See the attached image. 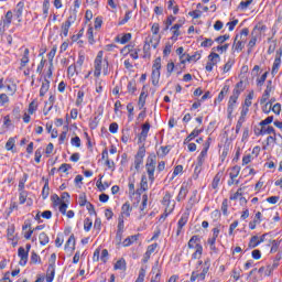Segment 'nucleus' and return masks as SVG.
<instances>
[{
    "label": "nucleus",
    "instance_id": "obj_1",
    "mask_svg": "<svg viewBox=\"0 0 282 282\" xmlns=\"http://www.w3.org/2000/svg\"><path fill=\"white\" fill-rule=\"evenodd\" d=\"M102 55H104V52L99 51L95 58L94 76H96V78H98L100 76V74L102 72V67H104V75L107 76L109 74V61H107V58H105L102 62Z\"/></svg>",
    "mask_w": 282,
    "mask_h": 282
},
{
    "label": "nucleus",
    "instance_id": "obj_2",
    "mask_svg": "<svg viewBox=\"0 0 282 282\" xmlns=\"http://www.w3.org/2000/svg\"><path fill=\"white\" fill-rule=\"evenodd\" d=\"M187 247L191 250H195V252L192 254V259H202L204 247L202 246V238H199V236H193L189 239Z\"/></svg>",
    "mask_w": 282,
    "mask_h": 282
},
{
    "label": "nucleus",
    "instance_id": "obj_3",
    "mask_svg": "<svg viewBox=\"0 0 282 282\" xmlns=\"http://www.w3.org/2000/svg\"><path fill=\"white\" fill-rule=\"evenodd\" d=\"M158 164V156L155 154H150L147 159L145 171L150 182H155V166Z\"/></svg>",
    "mask_w": 282,
    "mask_h": 282
},
{
    "label": "nucleus",
    "instance_id": "obj_4",
    "mask_svg": "<svg viewBox=\"0 0 282 282\" xmlns=\"http://www.w3.org/2000/svg\"><path fill=\"white\" fill-rule=\"evenodd\" d=\"M239 96H241V90L237 88L234 89L232 95L230 96L228 101V107H227L228 116H232V111H235V107L237 105V100H239Z\"/></svg>",
    "mask_w": 282,
    "mask_h": 282
},
{
    "label": "nucleus",
    "instance_id": "obj_5",
    "mask_svg": "<svg viewBox=\"0 0 282 282\" xmlns=\"http://www.w3.org/2000/svg\"><path fill=\"white\" fill-rule=\"evenodd\" d=\"M144 155H147V148L144 145L140 147L134 156V169L140 171V165L144 163Z\"/></svg>",
    "mask_w": 282,
    "mask_h": 282
},
{
    "label": "nucleus",
    "instance_id": "obj_6",
    "mask_svg": "<svg viewBox=\"0 0 282 282\" xmlns=\"http://www.w3.org/2000/svg\"><path fill=\"white\" fill-rule=\"evenodd\" d=\"M221 61V57L219 56V54L213 52L208 55V62L205 66L206 72H213V68L215 67V65H217V63H219Z\"/></svg>",
    "mask_w": 282,
    "mask_h": 282
},
{
    "label": "nucleus",
    "instance_id": "obj_7",
    "mask_svg": "<svg viewBox=\"0 0 282 282\" xmlns=\"http://www.w3.org/2000/svg\"><path fill=\"white\" fill-rule=\"evenodd\" d=\"M248 111H250V109L243 106L240 112V117L236 124V133H239L241 131V127H243V122H246V117L248 116Z\"/></svg>",
    "mask_w": 282,
    "mask_h": 282
},
{
    "label": "nucleus",
    "instance_id": "obj_8",
    "mask_svg": "<svg viewBox=\"0 0 282 282\" xmlns=\"http://www.w3.org/2000/svg\"><path fill=\"white\" fill-rule=\"evenodd\" d=\"M160 35H153L152 37L147 39L143 51L147 52L150 47H153L154 50L158 48V45H160Z\"/></svg>",
    "mask_w": 282,
    "mask_h": 282
},
{
    "label": "nucleus",
    "instance_id": "obj_9",
    "mask_svg": "<svg viewBox=\"0 0 282 282\" xmlns=\"http://www.w3.org/2000/svg\"><path fill=\"white\" fill-rule=\"evenodd\" d=\"M126 52H128V54H130L131 58H133V61H138L139 55L141 50L140 47H135V44H128L127 46H124L123 48Z\"/></svg>",
    "mask_w": 282,
    "mask_h": 282
},
{
    "label": "nucleus",
    "instance_id": "obj_10",
    "mask_svg": "<svg viewBox=\"0 0 282 282\" xmlns=\"http://www.w3.org/2000/svg\"><path fill=\"white\" fill-rule=\"evenodd\" d=\"M150 129H151V123L145 122V123L142 124V131L138 137V141L140 143L147 142V137L149 135Z\"/></svg>",
    "mask_w": 282,
    "mask_h": 282
},
{
    "label": "nucleus",
    "instance_id": "obj_11",
    "mask_svg": "<svg viewBox=\"0 0 282 282\" xmlns=\"http://www.w3.org/2000/svg\"><path fill=\"white\" fill-rule=\"evenodd\" d=\"M188 213H184L178 223H177V231H176V235L177 237H180L181 232H182V228H184L186 226V224H188Z\"/></svg>",
    "mask_w": 282,
    "mask_h": 282
},
{
    "label": "nucleus",
    "instance_id": "obj_12",
    "mask_svg": "<svg viewBox=\"0 0 282 282\" xmlns=\"http://www.w3.org/2000/svg\"><path fill=\"white\" fill-rule=\"evenodd\" d=\"M243 47H246V40H241L239 35H236L232 44V50H235V52H241Z\"/></svg>",
    "mask_w": 282,
    "mask_h": 282
},
{
    "label": "nucleus",
    "instance_id": "obj_13",
    "mask_svg": "<svg viewBox=\"0 0 282 282\" xmlns=\"http://www.w3.org/2000/svg\"><path fill=\"white\" fill-rule=\"evenodd\" d=\"M18 256L20 257V265L24 267L28 264V257H29V253L28 251H25V248L23 247H20L18 249Z\"/></svg>",
    "mask_w": 282,
    "mask_h": 282
},
{
    "label": "nucleus",
    "instance_id": "obj_14",
    "mask_svg": "<svg viewBox=\"0 0 282 282\" xmlns=\"http://www.w3.org/2000/svg\"><path fill=\"white\" fill-rule=\"evenodd\" d=\"M131 210H133V207H131V204L129 202H127L121 207V215L120 216L131 217Z\"/></svg>",
    "mask_w": 282,
    "mask_h": 282
},
{
    "label": "nucleus",
    "instance_id": "obj_15",
    "mask_svg": "<svg viewBox=\"0 0 282 282\" xmlns=\"http://www.w3.org/2000/svg\"><path fill=\"white\" fill-rule=\"evenodd\" d=\"M139 237H140V234L129 236L128 238H126L122 242L123 248H129V246H132L133 243H135V241H138Z\"/></svg>",
    "mask_w": 282,
    "mask_h": 282
},
{
    "label": "nucleus",
    "instance_id": "obj_16",
    "mask_svg": "<svg viewBox=\"0 0 282 282\" xmlns=\"http://www.w3.org/2000/svg\"><path fill=\"white\" fill-rule=\"evenodd\" d=\"M206 155H208V151L202 150L200 154L197 158V165L195 167V171H198V169H202V166L206 160Z\"/></svg>",
    "mask_w": 282,
    "mask_h": 282
},
{
    "label": "nucleus",
    "instance_id": "obj_17",
    "mask_svg": "<svg viewBox=\"0 0 282 282\" xmlns=\"http://www.w3.org/2000/svg\"><path fill=\"white\" fill-rule=\"evenodd\" d=\"M65 250H76V237L72 234L65 243Z\"/></svg>",
    "mask_w": 282,
    "mask_h": 282
},
{
    "label": "nucleus",
    "instance_id": "obj_18",
    "mask_svg": "<svg viewBox=\"0 0 282 282\" xmlns=\"http://www.w3.org/2000/svg\"><path fill=\"white\" fill-rule=\"evenodd\" d=\"M184 56H186L187 63H191L193 61H194V63H197V61H199V58H202V53L195 52V54H193V55L183 54L182 58H184Z\"/></svg>",
    "mask_w": 282,
    "mask_h": 282
},
{
    "label": "nucleus",
    "instance_id": "obj_19",
    "mask_svg": "<svg viewBox=\"0 0 282 282\" xmlns=\"http://www.w3.org/2000/svg\"><path fill=\"white\" fill-rule=\"evenodd\" d=\"M151 274H155V276H152L151 282H160L162 279V273L160 272V268H158V264L152 268Z\"/></svg>",
    "mask_w": 282,
    "mask_h": 282
},
{
    "label": "nucleus",
    "instance_id": "obj_20",
    "mask_svg": "<svg viewBox=\"0 0 282 282\" xmlns=\"http://www.w3.org/2000/svg\"><path fill=\"white\" fill-rule=\"evenodd\" d=\"M204 129H194L192 133L184 140V144H188L191 140H195V138H197V135H199V133H202Z\"/></svg>",
    "mask_w": 282,
    "mask_h": 282
},
{
    "label": "nucleus",
    "instance_id": "obj_21",
    "mask_svg": "<svg viewBox=\"0 0 282 282\" xmlns=\"http://www.w3.org/2000/svg\"><path fill=\"white\" fill-rule=\"evenodd\" d=\"M221 177H224V172H218L216 175H215V177H214V180H213V182H212V188H214V189H217L218 188V186H219V183L221 182Z\"/></svg>",
    "mask_w": 282,
    "mask_h": 282
},
{
    "label": "nucleus",
    "instance_id": "obj_22",
    "mask_svg": "<svg viewBox=\"0 0 282 282\" xmlns=\"http://www.w3.org/2000/svg\"><path fill=\"white\" fill-rule=\"evenodd\" d=\"M144 191H149V182L147 180V175H142L141 183H140V189H138V193H144Z\"/></svg>",
    "mask_w": 282,
    "mask_h": 282
},
{
    "label": "nucleus",
    "instance_id": "obj_23",
    "mask_svg": "<svg viewBox=\"0 0 282 282\" xmlns=\"http://www.w3.org/2000/svg\"><path fill=\"white\" fill-rule=\"evenodd\" d=\"M55 274H56V267H48L46 270V282L54 281Z\"/></svg>",
    "mask_w": 282,
    "mask_h": 282
},
{
    "label": "nucleus",
    "instance_id": "obj_24",
    "mask_svg": "<svg viewBox=\"0 0 282 282\" xmlns=\"http://www.w3.org/2000/svg\"><path fill=\"white\" fill-rule=\"evenodd\" d=\"M208 270H210L209 260L205 261V267L203 268V271L198 274V279H200V281H204V279H206V274H208Z\"/></svg>",
    "mask_w": 282,
    "mask_h": 282
},
{
    "label": "nucleus",
    "instance_id": "obj_25",
    "mask_svg": "<svg viewBox=\"0 0 282 282\" xmlns=\"http://www.w3.org/2000/svg\"><path fill=\"white\" fill-rule=\"evenodd\" d=\"M239 173H241V167L239 165L231 167L229 173L230 180H237V177H239Z\"/></svg>",
    "mask_w": 282,
    "mask_h": 282
},
{
    "label": "nucleus",
    "instance_id": "obj_26",
    "mask_svg": "<svg viewBox=\"0 0 282 282\" xmlns=\"http://www.w3.org/2000/svg\"><path fill=\"white\" fill-rule=\"evenodd\" d=\"M117 43H121V45H126V43H129L131 41V33H126L121 36L116 37Z\"/></svg>",
    "mask_w": 282,
    "mask_h": 282
},
{
    "label": "nucleus",
    "instance_id": "obj_27",
    "mask_svg": "<svg viewBox=\"0 0 282 282\" xmlns=\"http://www.w3.org/2000/svg\"><path fill=\"white\" fill-rule=\"evenodd\" d=\"M186 195H188V188L182 186L176 197V202H184V199H186Z\"/></svg>",
    "mask_w": 282,
    "mask_h": 282
},
{
    "label": "nucleus",
    "instance_id": "obj_28",
    "mask_svg": "<svg viewBox=\"0 0 282 282\" xmlns=\"http://www.w3.org/2000/svg\"><path fill=\"white\" fill-rule=\"evenodd\" d=\"M276 135L274 127L272 126H262V135Z\"/></svg>",
    "mask_w": 282,
    "mask_h": 282
},
{
    "label": "nucleus",
    "instance_id": "obj_29",
    "mask_svg": "<svg viewBox=\"0 0 282 282\" xmlns=\"http://www.w3.org/2000/svg\"><path fill=\"white\" fill-rule=\"evenodd\" d=\"M279 67H281V56L275 57L272 66L271 74L274 76V74H279Z\"/></svg>",
    "mask_w": 282,
    "mask_h": 282
},
{
    "label": "nucleus",
    "instance_id": "obj_30",
    "mask_svg": "<svg viewBox=\"0 0 282 282\" xmlns=\"http://www.w3.org/2000/svg\"><path fill=\"white\" fill-rule=\"evenodd\" d=\"M149 204V195L144 194L142 196V203H141V206H140V210H141V215H147V213H144V210H147V206Z\"/></svg>",
    "mask_w": 282,
    "mask_h": 282
},
{
    "label": "nucleus",
    "instance_id": "obj_31",
    "mask_svg": "<svg viewBox=\"0 0 282 282\" xmlns=\"http://www.w3.org/2000/svg\"><path fill=\"white\" fill-rule=\"evenodd\" d=\"M30 63V48L24 50L23 57L21 58V67H25Z\"/></svg>",
    "mask_w": 282,
    "mask_h": 282
},
{
    "label": "nucleus",
    "instance_id": "obj_32",
    "mask_svg": "<svg viewBox=\"0 0 282 282\" xmlns=\"http://www.w3.org/2000/svg\"><path fill=\"white\" fill-rule=\"evenodd\" d=\"M46 91H50V80L44 79L40 89V96H45Z\"/></svg>",
    "mask_w": 282,
    "mask_h": 282
},
{
    "label": "nucleus",
    "instance_id": "obj_33",
    "mask_svg": "<svg viewBox=\"0 0 282 282\" xmlns=\"http://www.w3.org/2000/svg\"><path fill=\"white\" fill-rule=\"evenodd\" d=\"M47 197H50V181L46 180L42 189V198L47 199Z\"/></svg>",
    "mask_w": 282,
    "mask_h": 282
},
{
    "label": "nucleus",
    "instance_id": "obj_34",
    "mask_svg": "<svg viewBox=\"0 0 282 282\" xmlns=\"http://www.w3.org/2000/svg\"><path fill=\"white\" fill-rule=\"evenodd\" d=\"M41 246H47L50 243V236L45 232H41L39 236Z\"/></svg>",
    "mask_w": 282,
    "mask_h": 282
},
{
    "label": "nucleus",
    "instance_id": "obj_35",
    "mask_svg": "<svg viewBox=\"0 0 282 282\" xmlns=\"http://www.w3.org/2000/svg\"><path fill=\"white\" fill-rule=\"evenodd\" d=\"M69 28H72V24L69 22H64L61 26L62 30V36L67 37V34H69Z\"/></svg>",
    "mask_w": 282,
    "mask_h": 282
},
{
    "label": "nucleus",
    "instance_id": "obj_36",
    "mask_svg": "<svg viewBox=\"0 0 282 282\" xmlns=\"http://www.w3.org/2000/svg\"><path fill=\"white\" fill-rule=\"evenodd\" d=\"M115 270H127V261L120 259L115 263Z\"/></svg>",
    "mask_w": 282,
    "mask_h": 282
},
{
    "label": "nucleus",
    "instance_id": "obj_37",
    "mask_svg": "<svg viewBox=\"0 0 282 282\" xmlns=\"http://www.w3.org/2000/svg\"><path fill=\"white\" fill-rule=\"evenodd\" d=\"M229 89H230V86H228V85L223 87V89L219 93L218 98H217L218 102H221V100H224V98L226 97V94H228Z\"/></svg>",
    "mask_w": 282,
    "mask_h": 282
},
{
    "label": "nucleus",
    "instance_id": "obj_38",
    "mask_svg": "<svg viewBox=\"0 0 282 282\" xmlns=\"http://www.w3.org/2000/svg\"><path fill=\"white\" fill-rule=\"evenodd\" d=\"M167 9L173 10V14H177V12H180V7L175 4V0H170L167 2Z\"/></svg>",
    "mask_w": 282,
    "mask_h": 282
},
{
    "label": "nucleus",
    "instance_id": "obj_39",
    "mask_svg": "<svg viewBox=\"0 0 282 282\" xmlns=\"http://www.w3.org/2000/svg\"><path fill=\"white\" fill-rule=\"evenodd\" d=\"M173 208H175V205H173L171 208L165 207V212L161 215L159 221H164L166 217H169L173 213Z\"/></svg>",
    "mask_w": 282,
    "mask_h": 282
},
{
    "label": "nucleus",
    "instance_id": "obj_40",
    "mask_svg": "<svg viewBox=\"0 0 282 282\" xmlns=\"http://www.w3.org/2000/svg\"><path fill=\"white\" fill-rule=\"evenodd\" d=\"M160 83V70H153L152 69V85L156 87V85Z\"/></svg>",
    "mask_w": 282,
    "mask_h": 282
},
{
    "label": "nucleus",
    "instance_id": "obj_41",
    "mask_svg": "<svg viewBox=\"0 0 282 282\" xmlns=\"http://www.w3.org/2000/svg\"><path fill=\"white\" fill-rule=\"evenodd\" d=\"M42 10H43L44 19H47V14H50V0L43 1Z\"/></svg>",
    "mask_w": 282,
    "mask_h": 282
},
{
    "label": "nucleus",
    "instance_id": "obj_42",
    "mask_svg": "<svg viewBox=\"0 0 282 282\" xmlns=\"http://www.w3.org/2000/svg\"><path fill=\"white\" fill-rule=\"evenodd\" d=\"M117 231L124 232V216H119Z\"/></svg>",
    "mask_w": 282,
    "mask_h": 282
},
{
    "label": "nucleus",
    "instance_id": "obj_43",
    "mask_svg": "<svg viewBox=\"0 0 282 282\" xmlns=\"http://www.w3.org/2000/svg\"><path fill=\"white\" fill-rule=\"evenodd\" d=\"M54 102H56V97L54 95H51L48 98V108L46 110V112H44V116H47V113H50V111H52L53 107H54Z\"/></svg>",
    "mask_w": 282,
    "mask_h": 282
},
{
    "label": "nucleus",
    "instance_id": "obj_44",
    "mask_svg": "<svg viewBox=\"0 0 282 282\" xmlns=\"http://www.w3.org/2000/svg\"><path fill=\"white\" fill-rule=\"evenodd\" d=\"M23 7H24V3L23 2H19L17 4V9H15V17L18 19H21V17H23Z\"/></svg>",
    "mask_w": 282,
    "mask_h": 282
},
{
    "label": "nucleus",
    "instance_id": "obj_45",
    "mask_svg": "<svg viewBox=\"0 0 282 282\" xmlns=\"http://www.w3.org/2000/svg\"><path fill=\"white\" fill-rule=\"evenodd\" d=\"M153 70L160 72V69H162V57H156L154 59L153 66H152Z\"/></svg>",
    "mask_w": 282,
    "mask_h": 282
},
{
    "label": "nucleus",
    "instance_id": "obj_46",
    "mask_svg": "<svg viewBox=\"0 0 282 282\" xmlns=\"http://www.w3.org/2000/svg\"><path fill=\"white\" fill-rule=\"evenodd\" d=\"M260 243L261 241H259V236H253L249 241V248H257Z\"/></svg>",
    "mask_w": 282,
    "mask_h": 282
},
{
    "label": "nucleus",
    "instance_id": "obj_47",
    "mask_svg": "<svg viewBox=\"0 0 282 282\" xmlns=\"http://www.w3.org/2000/svg\"><path fill=\"white\" fill-rule=\"evenodd\" d=\"M93 226H94V221H91L90 218H85V220H84V230L86 232H89V230H91Z\"/></svg>",
    "mask_w": 282,
    "mask_h": 282
},
{
    "label": "nucleus",
    "instance_id": "obj_48",
    "mask_svg": "<svg viewBox=\"0 0 282 282\" xmlns=\"http://www.w3.org/2000/svg\"><path fill=\"white\" fill-rule=\"evenodd\" d=\"M127 89L129 94H135V91H138V87H135V80H130L128 83Z\"/></svg>",
    "mask_w": 282,
    "mask_h": 282
},
{
    "label": "nucleus",
    "instance_id": "obj_49",
    "mask_svg": "<svg viewBox=\"0 0 282 282\" xmlns=\"http://www.w3.org/2000/svg\"><path fill=\"white\" fill-rule=\"evenodd\" d=\"M36 109H39V102L36 100H33L30 105H29V113L30 116H32Z\"/></svg>",
    "mask_w": 282,
    "mask_h": 282
},
{
    "label": "nucleus",
    "instance_id": "obj_50",
    "mask_svg": "<svg viewBox=\"0 0 282 282\" xmlns=\"http://www.w3.org/2000/svg\"><path fill=\"white\" fill-rule=\"evenodd\" d=\"M163 206H165V208H171L169 206H171V193L166 192L164 197H163Z\"/></svg>",
    "mask_w": 282,
    "mask_h": 282
},
{
    "label": "nucleus",
    "instance_id": "obj_51",
    "mask_svg": "<svg viewBox=\"0 0 282 282\" xmlns=\"http://www.w3.org/2000/svg\"><path fill=\"white\" fill-rule=\"evenodd\" d=\"M83 98H85V91L79 90V91L77 93V99H76V102H75V105H76L77 107H80V105H83Z\"/></svg>",
    "mask_w": 282,
    "mask_h": 282
},
{
    "label": "nucleus",
    "instance_id": "obj_52",
    "mask_svg": "<svg viewBox=\"0 0 282 282\" xmlns=\"http://www.w3.org/2000/svg\"><path fill=\"white\" fill-rule=\"evenodd\" d=\"M147 105V93L144 90L141 91L140 97H139V107H144Z\"/></svg>",
    "mask_w": 282,
    "mask_h": 282
},
{
    "label": "nucleus",
    "instance_id": "obj_53",
    "mask_svg": "<svg viewBox=\"0 0 282 282\" xmlns=\"http://www.w3.org/2000/svg\"><path fill=\"white\" fill-rule=\"evenodd\" d=\"M252 1L253 0L241 1L238 8L240 10H248V8H250V6L252 4Z\"/></svg>",
    "mask_w": 282,
    "mask_h": 282
},
{
    "label": "nucleus",
    "instance_id": "obj_54",
    "mask_svg": "<svg viewBox=\"0 0 282 282\" xmlns=\"http://www.w3.org/2000/svg\"><path fill=\"white\" fill-rule=\"evenodd\" d=\"M15 142L17 141L14 140V138H9V140L6 143L7 151H12V149H14Z\"/></svg>",
    "mask_w": 282,
    "mask_h": 282
},
{
    "label": "nucleus",
    "instance_id": "obj_55",
    "mask_svg": "<svg viewBox=\"0 0 282 282\" xmlns=\"http://www.w3.org/2000/svg\"><path fill=\"white\" fill-rule=\"evenodd\" d=\"M87 36H88V42L90 45H94V43L96 42L94 40V28H89L87 31Z\"/></svg>",
    "mask_w": 282,
    "mask_h": 282
},
{
    "label": "nucleus",
    "instance_id": "obj_56",
    "mask_svg": "<svg viewBox=\"0 0 282 282\" xmlns=\"http://www.w3.org/2000/svg\"><path fill=\"white\" fill-rule=\"evenodd\" d=\"M10 23H12V11H8L6 13L4 21H3L4 25H10Z\"/></svg>",
    "mask_w": 282,
    "mask_h": 282
},
{
    "label": "nucleus",
    "instance_id": "obj_57",
    "mask_svg": "<svg viewBox=\"0 0 282 282\" xmlns=\"http://www.w3.org/2000/svg\"><path fill=\"white\" fill-rule=\"evenodd\" d=\"M78 203L79 206H87V204H89V202H87V195L80 194L78 197Z\"/></svg>",
    "mask_w": 282,
    "mask_h": 282
},
{
    "label": "nucleus",
    "instance_id": "obj_58",
    "mask_svg": "<svg viewBox=\"0 0 282 282\" xmlns=\"http://www.w3.org/2000/svg\"><path fill=\"white\" fill-rule=\"evenodd\" d=\"M228 39H230V35L225 34V35H220L218 37L215 39L216 43H219L220 45L226 43V41H228Z\"/></svg>",
    "mask_w": 282,
    "mask_h": 282
},
{
    "label": "nucleus",
    "instance_id": "obj_59",
    "mask_svg": "<svg viewBox=\"0 0 282 282\" xmlns=\"http://www.w3.org/2000/svg\"><path fill=\"white\" fill-rule=\"evenodd\" d=\"M31 263H41V256L33 251L31 253Z\"/></svg>",
    "mask_w": 282,
    "mask_h": 282
},
{
    "label": "nucleus",
    "instance_id": "obj_60",
    "mask_svg": "<svg viewBox=\"0 0 282 282\" xmlns=\"http://www.w3.org/2000/svg\"><path fill=\"white\" fill-rule=\"evenodd\" d=\"M48 268H56V253H52L48 259Z\"/></svg>",
    "mask_w": 282,
    "mask_h": 282
},
{
    "label": "nucleus",
    "instance_id": "obj_61",
    "mask_svg": "<svg viewBox=\"0 0 282 282\" xmlns=\"http://www.w3.org/2000/svg\"><path fill=\"white\" fill-rule=\"evenodd\" d=\"M213 39H205L202 43H200V47H213Z\"/></svg>",
    "mask_w": 282,
    "mask_h": 282
},
{
    "label": "nucleus",
    "instance_id": "obj_62",
    "mask_svg": "<svg viewBox=\"0 0 282 282\" xmlns=\"http://www.w3.org/2000/svg\"><path fill=\"white\" fill-rule=\"evenodd\" d=\"M124 234V231H117L116 237H115V241L117 246H120V243H122V235Z\"/></svg>",
    "mask_w": 282,
    "mask_h": 282
},
{
    "label": "nucleus",
    "instance_id": "obj_63",
    "mask_svg": "<svg viewBox=\"0 0 282 282\" xmlns=\"http://www.w3.org/2000/svg\"><path fill=\"white\" fill-rule=\"evenodd\" d=\"M26 199H28V192L21 191L19 196L20 204H25Z\"/></svg>",
    "mask_w": 282,
    "mask_h": 282
},
{
    "label": "nucleus",
    "instance_id": "obj_64",
    "mask_svg": "<svg viewBox=\"0 0 282 282\" xmlns=\"http://www.w3.org/2000/svg\"><path fill=\"white\" fill-rule=\"evenodd\" d=\"M262 111H263V113H270V111H272V101L267 102L262 107Z\"/></svg>",
    "mask_w": 282,
    "mask_h": 282
}]
</instances>
